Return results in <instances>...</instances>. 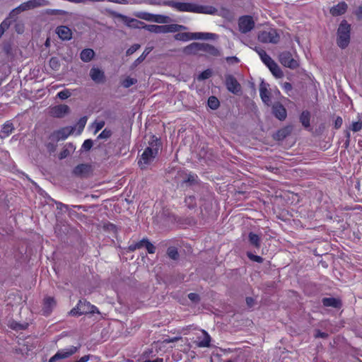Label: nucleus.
I'll list each match as a JSON object with an SVG mask.
<instances>
[{
    "label": "nucleus",
    "instance_id": "1",
    "mask_svg": "<svg viewBox=\"0 0 362 362\" xmlns=\"http://www.w3.org/2000/svg\"><path fill=\"white\" fill-rule=\"evenodd\" d=\"M129 26L135 28H143L145 30L153 33H176L186 28L181 25L170 24V25H144V23L138 20L132 19L129 24Z\"/></svg>",
    "mask_w": 362,
    "mask_h": 362
},
{
    "label": "nucleus",
    "instance_id": "2",
    "mask_svg": "<svg viewBox=\"0 0 362 362\" xmlns=\"http://www.w3.org/2000/svg\"><path fill=\"white\" fill-rule=\"evenodd\" d=\"M160 149V141L159 139L153 136L152 141L149 142V146L145 149L141 154L139 160V165L141 169L150 164L158 154Z\"/></svg>",
    "mask_w": 362,
    "mask_h": 362
},
{
    "label": "nucleus",
    "instance_id": "3",
    "mask_svg": "<svg viewBox=\"0 0 362 362\" xmlns=\"http://www.w3.org/2000/svg\"><path fill=\"white\" fill-rule=\"evenodd\" d=\"M173 8L177 11L182 12H193L197 13H211V9L204 6H198L194 4L185 2L172 1L169 4Z\"/></svg>",
    "mask_w": 362,
    "mask_h": 362
},
{
    "label": "nucleus",
    "instance_id": "4",
    "mask_svg": "<svg viewBox=\"0 0 362 362\" xmlns=\"http://www.w3.org/2000/svg\"><path fill=\"white\" fill-rule=\"evenodd\" d=\"M72 315H100L98 308L86 300H80L71 311Z\"/></svg>",
    "mask_w": 362,
    "mask_h": 362
},
{
    "label": "nucleus",
    "instance_id": "5",
    "mask_svg": "<svg viewBox=\"0 0 362 362\" xmlns=\"http://www.w3.org/2000/svg\"><path fill=\"white\" fill-rule=\"evenodd\" d=\"M216 35L210 33H181L175 35V39L180 41H189L191 40H214Z\"/></svg>",
    "mask_w": 362,
    "mask_h": 362
},
{
    "label": "nucleus",
    "instance_id": "6",
    "mask_svg": "<svg viewBox=\"0 0 362 362\" xmlns=\"http://www.w3.org/2000/svg\"><path fill=\"white\" fill-rule=\"evenodd\" d=\"M337 35V45L341 48L347 47L350 40V25L346 21L341 22Z\"/></svg>",
    "mask_w": 362,
    "mask_h": 362
},
{
    "label": "nucleus",
    "instance_id": "7",
    "mask_svg": "<svg viewBox=\"0 0 362 362\" xmlns=\"http://www.w3.org/2000/svg\"><path fill=\"white\" fill-rule=\"evenodd\" d=\"M258 40L263 43L276 44L279 40V35L275 29L267 28L259 33Z\"/></svg>",
    "mask_w": 362,
    "mask_h": 362
},
{
    "label": "nucleus",
    "instance_id": "8",
    "mask_svg": "<svg viewBox=\"0 0 362 362\" xmlns=\"http://www.w3.org/2000/svg\"><path fill=\"white\" fill-rule=\"evenodd\" d=\"M81 345L78 344V346H71L69 348L59 349L53 356H52L49 362H55L57 360L59 359H65L71 356L76 354L78 349H80Z\"/></svg>",
    "mask_w": 362,
    "mask_h": 362
},
{
    "label": "nucleus",
    "instance_id": "9",
    "mask_svg": "<svg viewBox=\"0 0 362 362\" xmlns=\"http://www.w3.org/2000/svg\"><path fill=\"white\" fill-rule=\"evenodd\" d=\"M197 50H203L212 55L217 56L219 54L218 50L214 47L204 43L194 42L185 49L187 53L192 52Z\"/></svg>",
    "mask_w": 362,
    "mask_h": 362
},
{
    "label": "nucleus",
    "instance_id": "10",
    "mask_svg": "<svg viewBox=\"0 0 362 362\" xmlns=\"http://www.w3.org/2000/svg\"><path fill=\"white\" fill-rule=\"evenodd\" d=\"M76 127H65L57 131L54 132L50 135V139L53 141L65 140L71 134L74 132Z\"/></svg>",
    "mask_w": 362,
    "mask_h": 362
},
{
    "label": "nucleus",
    "instance_id": "11",
    "mask_svg": "<svg viewBox=\"0 0 362 362\" xmlns=\"http://www.w3.org/2000/svg\"><path fill=\"white\" fill-rule=\"evenodd\" d=\"M279 62L281 64L290 69H296L298 66V60L294 59L289 52H283L279 54Z\"/></svg>",
    "mask_w": 362,
    "mask_h": 362
},
{
    "label": "nucleus",
    "instance_id": "12",
    "mask_svg": "<svg viewBox=\"0 0 362 362\" xmlns=\"http://www.w3.org/2000/svg\"><path fill=\"white\" fill-rule=\"evenodd\" d=\"M238 25L240 32L246 33L254 28L255 22L251 16H245L240 18Z\"/></svg>",
    "mask_w": 362,
    "mask_h": 362
},
{
    "label": "nucleus",
    "instance_id": "13",
    "mask_svg": "<svg viewBox=\"0 0 362 362\" xmlns=\"http://www.w3.org/2000/svg\"><path fill=\"white\" fill-rule=\"evenodd\" d=\"M226 86L228 91L234 94H239L241 92L240 84L235 78L231 75H228L226 77Z\"/></svg>",
    "mask_w": 362,
    "mask_h": 362
},
{
    "label": "nucleus",
    "instance_id": "14",
    "mask_svg": "<svg viewBox=\"0 0 362 362\" xmlns=\"http://www.w3.org/2000/svg\"><path fill=\"white\" fill-rule=\"evenodd\" d=\"M47 4V1L46 0H30L21 4L18 8H16V10L18 11H23L38 6H44Z\"/></svg>",
    "mask_w": 362,
    "mask_h": 362
},
{
    "label": "nucleus",
    "instance_id": "15",
    "mask_svg": "<svg viewBox=\"0 0 362 362\" xmlns=\"http://www.w3.org/2000/svg\"><path fill=\"white\" fill-rule=\"evenodd\" d=\"M144 247H146L148 253L153 254L155 252L156 248L154 245L147 239H143L135 244H132L129 247L130 250L133 251Z\"/></svg>",
    "mask_w": 362,
    "mask_h": 362
},
{
    "label": "nucleus",
    "instance_id": "16",
    "mask_svg": "<svg viewBox=\"0 0 362 362\" xmlns=\"http://www.w3.org/2000/svg\"><path fill=\"white\" fill-rule=\"evenodd\" d=\"M269 84L262 81L259 86V95L262 102L267 105H270V93L268 90Z\"/></svg>",
    "mask_w": 362,
    "mask_h": 362
},
{
    "label": "nucleus",
    "instance_id": "17",
    "mask_svg": "<svg viewBox=\"0 0 362 362\" xmlns=\"http://www.w3.org/2000/svg\"><path fill=\"white\" fill-rule=\"evenodd\" d=\"M69 112V107L66 105H58L50 109V113L55 117H63Z\"/></svg>",
    "mask_w": 362,
    "mask_h": 362
},
{
    "label": "nucleus",
    "instance_id": "18",
    "mask_svg": "<svg viewBox=\"0 0 362 362\" xmlns=\"http://www.w3.org/2000/svg\"><path fill=\"white\" fill-rule=\"evenodd\" d=\"M197 345L199 347H209L211 343L210 335L204 330H202L201 335L197 337Z\"/></svg>",
    "mask_w": 362,
    "mask_h": 362
},
{
    "label": "nucleus",
    "instance_id": "19",
    "mask_svg": "<svg viewBox=\"0 0 362 362\" xmlns=\"http://www.w3.org/2000/svg\"><path fill=\"white\" fill-rule=\"evenodd\" d=\"M347 8V4L341 1L330 8V13L334 16H340L346 11Z\"/></svg>",
    "mask_w": 362,
    "mask_h": 362
},
{
    "label": "nucleus",
    "instance_id": "20",
    "mask_svg": "<svg viewBox=\"0 0 362 362\" xmlns=\"http://www.w3.org/2000/svg\"><path fill=\"white\" fill-rule=\"evenodd\" d=\"M56 33L59 37L63 40H67L71 38V30L66 26L62 25L57 27Z\"/></svg>",
    "mask_w": 362,
    "mask_h": 362
},
{
    "label": "nucleus",
    "instance_id": "21",
    "mask_svg": "<svg viewBox=\"0 0 362 362\" xmlns=\"http://www.w3.org/2000/svg\"><path fill=\"white\" fill-rule=\"evenodd\" d=\"M273 113L279 120L285 119L287 115L285 107L279 103L275 104L273 106Z\"/></svg>",
    "mask_w": 362,
    "mask_h": 362
},
{
    "label": "nucleus",
    "instance_id": "22",
    "mask_svg": "<svg viewBox=\"0 0 362 362\" xmlns=\"http://www.w3.org/2000/svg\"><path fill=\"white\" fill-rule=\"evenodd\" d=\"M323 305L325 307H332L339 308L341 305V302L339 298H324L322 299Z\"/></svg>",
    "mask_w": 362,
    "mask_h": 362
},
{
    "label": "nucleus",
    "instance_id": "23",
    "mask_svg": "<svg viewBox=\"0 0 362 362\" xmlns=\"http://www.w3.org/2000/svg\"><path fill=\"white\" fill-rule=\"evenodd\" d=\"M90 76L93 81L100 83L104 80V73L98 68H93L90 71Z\"/></svg>",
    "mask_w": 362,
    "mask_h": 362
},
{
    "label": "nucleus",
    "instance_id": "24",
    "mask_svg": "<svg viewBox=\"0 0 362 362\" xmlns=\"http://www.w3.org/2000/svg\"><path fill=\"white\" fill-rule=\"evenodd\" d=\"M56 303L53 298L47 297L44 300V311L46 315L49 314V312L55 305Z\"/></svg>",
    "mask_w": 362,
    "mask_h": 362
},
{
    "label": "nucleus",
    "instance_id": "25",
    "mask_svg": "<svg viewBox=\"0 0 362 362\" xmlns=\"http://www.w3.org/2000/svg\"><path fill=\"white\" fill-rule=\"evenodd\" d=\"M268 68L276 78H280L284 76L281 69L275 62L272 63V64H270Z\"/></svg>",
    "mask_w": 362,
    "mask_h": 362
},
{
    "label": "nucleus",
    "instance_id": "26",
    "mask_svg": "<svg viewBox=\"0 0 362 362\" xmlns=\"http://www.w3.org/2000/svg\"><path fill=\"white\" fill-rule=\"evenodd\" d=\"M94 56V52L91 49H85L81 53V59L83 62H90Z\"/></svg>",
    "mask_w": 362,
    "mask_h": 362
},
{
    "label": "nucleus",
    "instance_id": "27",
    "mask_svg": "<svg viewBox=\"0 0 362 362\" xmlns=\"http://www.w3.org/2000/svg\"><path fill=\"white\" fill-rule=\"evenodd\" d=\"M310 115L308 111H303L300 115V122L306 128L310 127Z\"/></svg>",
    "mask_w": 362,
    "mask_h": 362
},
{
    "label": "nucleus",
    "instance_id": "28",
    "mask_svg": "<svg viewBox=\"0 0 362 362\" xmlns=\"http://www.w3.org/2000/svg\"><path fill=\"white\" fill-rule=\"evenodd\" d=\"M13 129V124L11 122H6L2 127L1 132L4 136H8Z\"/></svg>",
    "mask_w": 362,
    "mask_h": 362
},
{
    "label": "nucleus",
    "instance_id": "29",
    "mask_svg": "<svg viewBox=\"0 0 362 362\" xmlns=\"http://www.w3.org/2000/svg\"><path fill=\"white\" fill-rule=\"evenodd\" d=\"M87 120H88L87 117H83L79 119V121L78 122V123L76 126L78 127V132L76 133L77 135H80L81 133L83 132V130L86 124Z\"/></svg>",
    "mask_w": 362,
    "mask_h": 362
},
{
    "label": "nucleus",
    "instance_id": "30",
    "mask_svg": "<svg viewBox=\"0 0 362 362\" xmlns=\"http://www.w3.org/2000/svg\"><path fill=\"white\" fill-rule=\"evenodd\" d=\"M170 21V18L163 15H154L153 22L158 23H167Z\"/></svg>",
    "mask_w": 362,
    "mask_h": 362
},
{
    "label": "nucleus",
    "instance_id": "31",
    "mask_svg": "<svg viewBox=\"0 0 362 362\" xmlns=\"http://www.w3.org/2000/svg\"><path fill=\"white\" fill-rule=\"evenodd\" d=\"M208 105L212 110H216L219 106V101L215 96H211L208 99Z\"/></svg>",
    "mask_w": 362,
    "mask_h": 362
},
{
    "label": "nucleus",
    "instance_id": "32",
    "mask_svg": "<svg viewBox=\"0 0 362 362\" xmlns=\"http://www.w3.org/2000/svg\"><path fill=\"white\" fill-rule=\"evenodd\" d=\"M249 240L252 245H253L254 246H255L257 247H259L260 238H259V235H257L253 233H250L249 234Z\"/></svg>",
    "mask_w": 362,
    "mask_h": 362
},
{
    "label": "nucleus",
    "instance_id": "33",
    "mask_svg": "<svg viewBox=\"0 0 362 362\" xmlns=\"http://www.w3.org/2000/svg\"><path fill=\"white\" fill-rule=\"evenodd\" d=\"M168 255L172 259H177L179 257L177 248H175V247H170L168 249Z\"/></svg>",
    "mask_w": 362,
    "mask_h": 362
},
{
    "label": "nucleus",
    "instance_id": "34",
    "mask_svg": "<svg viewBox=\"0 0 362 362\" xmlns=\"http://www.w3.org/2000/svg\"><path fill=\"white\" fill-rule=\"evenodd\" d=\"M212 74V71L211 69H206L204 71H202L198 76L197 79L199 81H202L209 78L211 77Z\"/></svg>",
    "mask_w": 362,
    "mask_h": 362
},
{
    "label": "nucleus",
    "instance_id": "35",
    "mask_svg": "<svg viewBox=\"0 0 362 362\" xmlns=\"http://www.w3.org/2000/svg\"><path fill=\"white\" fill-rule=\"evenodd\" d=\"M11 328L13 329H15V330H23V329H25L28 327V323H25V324H19V323H17L14 321H13L11 323Z\"/></svg>",
    "mask_w": 362,
    "mask_h": 362
},
{
    "label": "nucleus",
    "instance_id": "36",
    "mask_svg": "<svg viewBox=\"0 0 362 362\" xmlns=\"http://www.w3.org/2000/svg\"><path fill=\"white\" fill-rule=\"evenodd\" d=\"M71 95V93L69 89H64L57 93V97L61 100H65Z\"/></svg>",
    "mask_w": 362,
    "mask_h": 362
},
{
    "label": "nucleus",
    "instance_id": "37",
    "mask_svg": "<svg viewBox=\"0 0 362 362\" xmlns=\"http://www.w3.org/2000/svg\"><path fill=\"white\" fill-rule=\"evenodd\" d=\"M136 83V79L131 77H127L122 81V84L124 88H129L131 86L135 84Z\"/></svg>",
    "mask_w": 362,
    "mask_h": 362
},
{
    "label": "nucleus",
    "instance_id": "38",
    "mask_svg": "<svg viewBox=\"0 0 362 362\" xmlns=\"http://www.w3.org/2000/svg\"><path fill=\"white\" fill-rule=\"evenodd\" d=\"M105 125L104 121H95L93 124V127L95 129L94 134H97L100 130H101Z\"/></svg>",
    "mask_w": 362,
    "mask_h": 362
},
{
    "label": "nucleus",
    "instance_id": "39",
    "mask_svg": "<svg viewBox=\"0 0 362 362\" xmlns=\"http://www.w3.org/2000/svg\"><path fill=\"white\" fill-rule=\"evenodd\" d=\"M281 88L286 92V93L288 95H291V93L293 90L292 85L288 82H285L281 84Z\"/></svg>",
    "mask_w": 362,
    "mask_h": 362
},
{
    "label": "nucleus",
    "instance_id": "40",
    "mask_svg": "<svg viewBox=\"0 0 362 362\" xmlns=\"http://www.w3.org/2000/svg\"><path fill=\"white\" fill-rule=\"evenodd\" d=\"M361 128H362V122H354L352 123L351 129L353 132H356L360 131L361 129Z\"/></svg>",
    "mask_w": 362,
    "mask_h": 362
},
{
    "label": "nucleus",
    "instance_id": "41",
    "mask_svg": "<svg viewBox=\"0 0 362 362\" xmlns=\"http://www.w3.org/2000/svg\"><path fill=\"white\" fill-rule=\"evenodd\" d=\"M261 60L267 67L274 62L268 54L264 56Z\"/></svg>",
    "mask_w": 362,
    "mask_h": 362
},
{
    "label": "nucleus",
    "instance_id": "42",
    "mask_svg": "<svg viewBox=\"0 0 362 362\" xmlns=\"http://www.w3.org/2000/svg\"><path fill=\"white\" fill-rule=\"evenodd\" d=\"M93 146V141L92 140L90 139H86L84 141L83 145H82V148L86 150V151H88V150H90L91 148Z\"/></svg>",
    "mask_w": 362,
    "mask_h": 362
},
{
    "label": "nucleus",
    "instance_id": "43",
    "mask_svg": "<svg viewBox=\"0 0 362 362\" xmlns=\"http://www.w3.org/2000/svg\"><path fill=\"white\" fill-rule=\"evenodd\" d=\"M153 16L154 14L144 13L139 17L144 20L153 22Z\"/></svg>",
    "mask_w": 362,
    "mask_h": 362
},
{
    "label": "nucleus",
    "instance_id": "44",
    "mask_svg": "<svg viewBox=\"0 0 362 362\" xmlns=\"http://www.w3.org/2000/svg\"><path fill=\"white\" fill-rule=\"evenodd\" d=\"M140 47V45H138V44H135V45H133L132 47H130L127 50V55H131L133 53H134Z\"/></svg>",
    "mask_w": 362,
    "mask_h": 362
},
{
    "label": "nucleus",
    "instance_id": "45",
    "mask_svg": "<svg viewBox=\"0 0 362 362\" xmlns=\"http://www.w3.org/2000/svg\"><path fill=\"white\" fill-rule=\"evenodd\" d=\"M185 202L189 208H192L195 205L194 197L192 196L187 197Z\"/></svg>",
    "mask_w": 362,
    "mask_h": 362
},
{
    "label": "nucleus",
    "instance_id": "46",
    "mask_svg": "<svg viewBox=\"0 0 362 362\" xmlns=\"http://www.w3.org/2000/svg\"><path fill=\"white\" fill-rule=\"evenodd\" d=\"M188 298L189 299L193 302V303H197L199 301V295L197 294V293H190L188 294Z\"/></svg>",
    "mask_w": 362,
    "mask_h": 362
},
{
    "label": "nucleus",
    "instance_id": "47",
    "mask_svg": "<svg viewBox=\"0 0 362 362\" xmlns=\"http://www.w3.org/2000/svg\"><path fill=\"white\" fill-rule=\"evenodd\" d=\"M111 133L110 131L104 129L98 136V138L100 139H106L108 138L110 136Z\"/></svg>",
    "mask_w": 362,
    "mask_h": 362
},
{
    "label": "nucleus",
    "instance_id": "48",
    "mask_svg": "<svg viewBox=\"0 0 362 362\" xmlns=\"http://www.w3.org/2000/svg\"><path fill=\"white\" fill-rule=\"evenodd\" d=\"M10 26V21L8 20H4L1 24H0V28L4 30L5 31L9 28Z\"/></svg>",
    "mask_w": 362,
    "mask_h": 362
},
{
    "label": "nucleus",
    "instance_id": "49",
    "mask_svg": "<svg viewBox=\"0 0 362 362\" xmlns=\"http://www.w3.org/2000/svg\"><path fill=\"white\" fill-rule=\"evenodd\" d=\"M316 338H327L328 337L327 333L317 330L315 334Z\"/></svg>",
    "mask_w": 362,
    "mask_h": 362
},
{
    "label": "nucleus",
    "instance_id": "50",
    "mask_svg": "<svg viewBox=\"0 0 362 362\" xmlns=\"http://www.w3.org/2000/svg\"><path fill=\"white\" fill-rule=\"evenodd\" d=\"M248 257L250 259L254 260L257 262H262V258L260 256L248 254Z\"/></svg>",
    "mask_w": 362,
    "mask_h": 362
},
{
    "label": "nucleus",
    "instance_id": "51",
    "mask_svg": "<svg viewBox=\"0 0 362 362\" xmlns=\"http://www.w3.org/2000/svg\"><path fill=\"white\" fill-rule=\"evenodd\" d=\"M86 168V166L85 165H79L76 166L74 169V173L76 174H80L82 173V171Z\"/></svg>",
    "mask_w": 362,
    "mask_h": 362
},
{
    "label": "nucleus",
    "instance_id": "52",
    "mask_svg": "<svg viewBox=\"0 0 362 362\" xmlns=\"http://www.w3.org/2000/svg\"><path fill=\"white\" fill-rule=\"evenodd\" d=\"M255 51L257 52V53L258 54V55L259 56L260 59L263 58L264 56H265L266 54H267L266 53V52L260 48V47H256L255 48Z\"/></svg>",
    "mask_w": 362,
    "mask_h": 362
},
{
    "label": "nucleus",
    "instance_id": "53",
    "mask_svg": "<svg viewBox=\"0 0 362 362\" xmlns=\"http://www.w3.org/2000/svg\"><path fill=\"white\" fill-rule=\"evenodd\" d=\"M180 339V337H172V338L168 337L163 340V343L169 344V343L175 342V341H178Z\"/></svg>",
    "mask_w": 362,
    "mask_h": 362
},
{
    "label": "nucleus",
    "instance_id": "54",
    "mask_svg": "<svg viewBox=\"0 0 362 362\" xmlns=\"http://www.w3.org/2000/svg\"><path fill=\"white\" fill-rule=\"evenodd\" d=\"M342 124V119L340 117H337L334 122V126L337 129L339 128Z\"/></svg>",
    "mask_w": 362,
    "mask_h": 362
},
{
    "label": "nucleus",
    "instance_id": "55",
    "mask_svg": "<svg viewBox=\"0 0 362 362\" xmlns=\"http://www.w3.org/2000/svg\"><path fill=\"white\" fill-rule=\"evenodd\" d=\"M226 61L229 63H238L239 59L236 57H227Z\"/></svg>",
    "mask_w": 362,
    "mask_h": 362
},
{
    "label": "nucleus",
    "instance_id": "56",
    "mask_svg": "<svg viewBox=\"0 0 362 362\" xmlns=\"http://www.w3.org/2000/svg\"><path fill=\"white\" fill-rule=\"evenodd\" d=\"M90 359V355H85L82 356L79 360L75 362H88Z\"/></svg>",
    "mask_w": 362,
    "mask_h": 362
},
{
    "label": "nucleus",
    "instance_id": "57",
    "mask_svg": "<svg viewBox=\"0 0 362 362\" xmlns=\"http://www.w3.org/2000/svg\"><path fill=\"white\" fill-rule=\"evenodd\" d=\"M50 65L52 68L56 69L58 66V63L56 59L52 58L50 60Z\"/></svg>",
    "mask_w": 362,
    "mask_h": 362
},
{
    "label": "nucleus",
    "instance_id": "58",
    "mask_svg": "<svg viewBox=\"0 0 362 362\" xmlns=\"http://www.w3.org/2000/svg\"><path fill=\"white\" fill-rule=\"evenodd\" d=\"M246 303L248 307L251 308L254 304V300L252 298L248 297L246 298Z\"/></svg>",
    "mask_w": 362,
    "mask_h": 362
},
{
    "label": "nucleus",
    "instance_id": "59",
    "mask_svg": "<svg viewBox=\"0 0 362 362\" xmlns=\"http://www.w3.org/2000/svg\"><path fill=\"white\" fill-rule=\"evenodd\" d=\"M144 362H163V359L162 358H156L154 360H145Z\"/></svg>",
    "mask_w": 362,
    "mask_h": 362
},
{
    "label": "nucleus",
    "instance_id": "60",
    "mask_svg": "<svg viewBox=\"0 0 362 362\" xmlns=\"http://www.w3.org/2000/svg\"><path fill=\"white\" fill-rule=\"evenodd\" d=\"M150 50L148 49H146L144 53L142 54V55L138 59V60L141 61V60H143L144 59V57L149 53Z\"/></svg>",
    "mask_w": 362,
    "mask_h": 362
},
{
    "label": "nucleus",
    "instance_id": "61",
    "mask_svg": "<svg viewBox=\"0 0 362 362\" xmlns=\"http://www.w3.org/2000/svg\"><path fill=\"white\" fill-rule=\"evenodd\" d=\"M356 14L358 18H362V6L358 8V9L356 12Z\"/></svg>",
    "mask_w": 362,
    "mask_h": 362
},
{
    "label": "nucleus",
    "instance_id": "62",
    "mask_svg": "<svg viewBox=\"0 0 362 362\" xmlns=\"http://www.w3.org/2000/svg\"><path fill=\"white\" fill-rule=\"evenodd\" d=\"M196 176L194 175H189V177L188 179L189 182H194L195 180Z\"/></svg>",
    "mask_w": 362,
    "mask_h": 362
},
{
    "label": "nucleus",
    "instance_id": "63",
    "mask_svg": "<svg viewBox=\"0 0 362 362\" xmlns=\"http://www.w3.org/2000/svg\"><path fill=\"white\" fill-rule=\"evenodd\" d=\"M66 156V152L64 151L63 153H61V156H60V158H63Z\"/></svg>",
    "mask_w": 362,
    "mask_h": 362
},
{
    "label": "nucleus",
    "instance_id": "64",
    "mask_svg": "<svg viewBox=\"0 0 362 362\" xmlns=\"http://www.w3.org/2000/svg\"><path fill=\"white\" fill-rule=\"evenodd\" d=\"M285 131L286 130H281V131L279 132V134L284 136H285V134H284Z\"/></svg>",
    "mask_w": 362,
    "mask_h": 362
}]
</instances>
